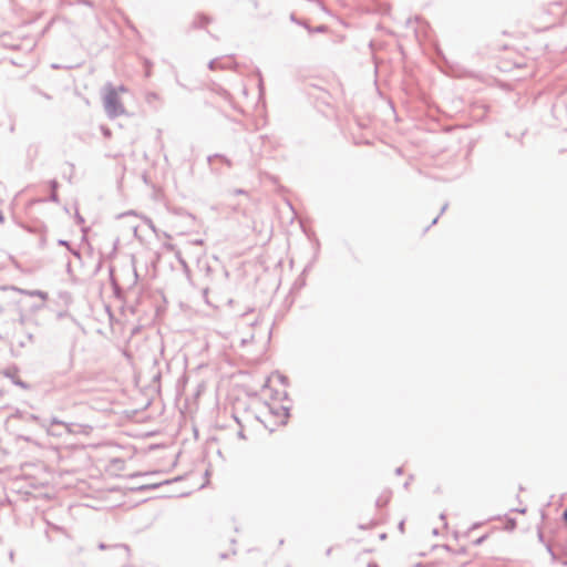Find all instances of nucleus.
Here are the masks:
<instances>
[{
    "label": "nucleus",
    "instance_id": "nucleus-1",
    "mask_svg": "<svg viewBox=\"0 0 567 567\" xmlns=\"http://www.w3.org/2000/svg\"><path fill=\"white\" fill-rule=\"evenodd\" d=\"M118 92H125V89L123 86L118 90L109 89L104 95V106L111 116H116L124 112L123 105L120 102Z\"/></svg>",
    "mask_w": 567,
    "mask_h": 567
},
{
    "label": "nucleus",
    "instance_id": "nucleus-2",
    "mask_svg": "<svg viewBox=\"0 0 567 567\" xmlns=\"http://www.w3.org/2000/svg\"><path fill=\"white\" fill-rule=\"evenodd\" d=\"M13 288H0V312L13 301Z\"/></svg>",
    "mask_w": 567,
    "mask_h": 567
},
{
    "label": "nucleus",
    "instance_id": "nucleus-3",
    "mask_svg": "<svg viewBox=\"0 0 567 567\" xmlns=\"http://www.w3.org/2000/svg\"><path fill=\"white\" fill-rule=\"evenodd\" d=\"M368 567H379L377 563H370Z\"/></svg>",
    "mask_w": 567,
    "mask_h": 567
},
{
    "label": "nucleus",
    "instance_id": "nucleus-4",
    "mask_svg": "<svg viewBox=\"0 0 567 567\" xmlns=\"http://www.w3.org/2000/svg\"><path fill=\"white\" fill-rule=\"evenodd\" d=\"M286 419H287V414L285 413V414L282 415L281 423H285V422H286Z\"/></svg>",
    "mask_w": 567,
    "mask_h": 567
},
{
    "label": "nucleus",
    "instance_id": "nucleus-5",
    "mask_svg": "<svg viewBox=\"0 0 567 567\" xmlns=\"http://www.w3.org/2000/svg\"><path fill=\"white\" fill-rule=\"evenodd\" d=\"M564 518H565V520L567 522V509H566V511H565V513H564Z\"/></svg>",
    "mask_w": 567,
    "mask_h": 567
}]
</instances>
